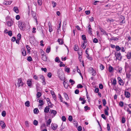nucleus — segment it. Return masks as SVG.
<instances>
[{
	"label": "nucleus",
	"instance_id": "nucleus-50",
	"mask_svg": "<svg viewBox=\"0 0 131 131\" xmlns=\"http://www.w3.org/2000/svg\"><path fill=\"white\" fill-rule=\"evenodd\" d=\"M21 35L20 34H18L17 35V39L20 40L21 38Z\"/></svg>",
	"mask_w": 131,
	"mask_h": 131
},
{
	"label": "nucleus",
	"instance_id": "nucleus-8",
	"mask_svg": "<svg viewBox=\"0 0 131 131\" xmlns=\"http://www.w3.org/2000/svg\"><path fill=\"white\" fill-rule=\"evenodd\" d=\"M32 79H28L27 82V84L28 86L31 88L32 86Z\"/></svg>",
	"mask_w": 131,
	"mask_h": 131
},
{
	"label": "nucleus",
	"instance_id": "nucleus-54",
	"mask_svg": "<svg viewBox=\"0 0 131 131\" xmlns=\"http://www.w3.org/2000/svg\"><path fill=\"white\" fill-rule=\"evenodd\" d=\"M6 112L5 111H3L2 113V115L3 117H5L6 115Z\"/></svg>",
	"mask_w": 131,
	"mask_h": 131
},
{
	"label": "nucleus",
	"instance_id": "nucleus-36",
	"mask_svg": "<svg viewBox=\"0 0 131 131\" xmlns=\"http://www.w3.org/2000/svg\"><path fill=\"white\" fill-rule=\"evenodd\" d=\"M63 84L64 87L66 88L67 89L68 87V85L67 83L65 82V81H64L63 82Z\"/></svg>",
	"mask_w": 131,
	"mask_h": 131
},
{
	"label": "nucleus",
	"instance_id": "nucleus-7",
	"mask_svg": "<svg viewBox=\"0 0 131 131\" xmlns=\"http://www.w3.org/2000/svg\"><path fill=\"white\" fill-rule=\"evenodd\" d=\"M89 71L92 73V75L93 76H95L96 74L95 71L91 67L89 68Z\"/></svg>",
	"mask_w": 131,
	"mask_h": 131
},
{
	"label": "nucleus",
	"instance_id": "nucleus-38",
	"mask_svg": "<svg viewBox=\"0 0 131 131\" xmlns=\"http://www.w3.org/2000/svg\"><path fill=\"white\" fill-rule=\"evenodd\" d=\"M22 55L24 56H25L26 55V51L24 49H23L22 50Z\"/></svg>",
	"mask_w": 131,
	"mask_h": 131
},
{
	"label": "nucleus",
	"instance_id": "nucleus-3",
	"mask_svg": "<svg viewBox=\"0 0 131 131\" xmlns=\"http://www.w3.org/2000/svg\"><path fill=\"white\" fill-rule=\"evenodd\" d=\"M115 56L116 57V60H121L122 59V56L121 53H115Z\"/></svg>",
	"mask_w": 131,
	"mask_h": 131
},
{
	"label": "nucleus",
	"instance_id": "nucleus-34",
	"mask_svg": "<svg viewBox=\"0 0 131 131\" xmlns=\"http://www.w3.org/2000/svg\"><path fill=\"white\" fill-rule=\"evenodd\" d=\"M26 48L27 49L28 53H29L30 52V48L29 47V46L28 45H27L26 46Z\"/></svg>",
	"mask_w": 131,
	"mask_h": 131
},
{
	"label": "nucleus",
	"instance_id": "nucleus-44",
	"mask_svg": "<svg viewBox=\"0 0 131 131\" xmlns=\"http://www.w3.org/2000/svg\"><path fill=\"white\" fill-rule=\"evenodd\" d=\"M102 101L103 105L104 106H105V105L106 103V101L105 99H103L102 100Z\"/></svg>",
	"mask_w": 131,
	"mask_h": 131
},
{
	"label": "nucleus",
	"instance_id": "nucleus-55",
	"mask_svg": "<svg viewBox=\"0 0 131 131\" xmlns=\"http://www.w3.org/2000/svg\"><path fill=\"white\" fill-rule=\"evenodd\" d=\"M82 38L83 40H84V41H85L86 37L85 35H82Z\"/></svg>",
	"mask_w": 131,
	"mask_h": 131
},
{
	"label": "nucleus",
	"instance_id": "nucleus-48",
	"mask_svg": "<svg viewBox=\"0 0 131 131\" xmlns=\"http://www.w3.org/2000/svg\"><path fill=\"white\" fill-rule=\"evenodd\" d=\"M58 42L60 44H62L63 43V41L61 39H58Z\"/></svg>",
	"mask_w": 131,
	"mask_h": 131
},
{
	"label": "nucleus",
	"instance_id": "nucleus-31",
	"mask_svg": "<svg viewBox=\"0 0 131 131\" xmlns=\"http://www.w3.org/2000/svg\"><path fill=\"white\" fill-rule=\"evenodd\" d=\"M126 48L125 47H121V51L122 52H124L125 51Z\"/></svg>",
	"mask_w": 131,
	"mask_h": 131
},
{
	"label": "nucleus",
	"instance_id": "nucleus-25",
	"mask_svg": "<svg viewBox=\"0 0 131 131\" xmlns=\"http://www.w3.org/2000/svg\"><path fill=\"white\" fill-rule=\"evenodd\" d=\"M63 95L66 100H68L69 98L67 94L66 93H63Z\"/></svg>",
	"mask_w": 131,
	"mask_h": 131
},
{
	"label": "nucleus",
	"instance_id": "nucleus-37",
	"mask_svg": "<svg viewBox=\"0 0 131 131\" xmlns=\"http://www.w3.org/2000/svg\"><path fill=\"white\" fill-rule=\"evenodd\" d=\"M41 95V93L40 92H38L37 94V97L39 98L40 97Z\"/></svg>",
	"mask_w": 131,
	"mask_h": 131
},
{
	"label": "nucleus",
	"instance_id": "nucleus-23",
	"mask_svg": "<svg viewBox=\"0 0 131 131\" xmlns=\"http://www.w3.org/2000/svg\"><path fill=\"white\" fill-rule=\"evenodd\" d=\"M49 110V108L48 106H46L45 108L44 112L45 113H48Z\"/></svg>",
	"mask_w": 131,
	"mask_h": 131
},
{
	"label": "nucleus",
	"instance_id": "nucleus-43",
	"mask_svg": "<svg viewBox=\"0 0 131 131\" xmlns=\"http://www.w3.org/2000/svg\"><path fill=\"white\" fill-rule=\"evenodd\" d=\"M58 96H59V98L60 99V100L61 102H63V99L62 97L61 96V95H60V94H58Z\"/></svg>",
	"mask_w": 131,
	"mask_h": 131
},
{
	"label": "nucleus",
	"instance_id": "nucleus-52",
	"mask_svg": "<svg viewBox=\"0 0 131 131\" xmlns=\"http://www.w3.org/2000/svg\"><path fill=\"white\" fill-rule=\"evenodd\" d=\"M83 87V86L81 84H78L77 86V88H81Z\"/></svg>",
	"mask_w": 131,
	"mask_h": 131
},
{
	"label": "nucleus",
	"instance_id": "nucleus-14",
	"mask_svg": "<svg viewBox=\"0 0 131 131\" xmlns=\"http://www.w3.org/2000/svg\"><path fill=\"white\" fill-rule=\"evenodd\" d=\"M86 42L87 41H84L83 42V43L82 44L81 46L83 49H84L86 48Z\"/></svg>",
	"mask_w": 131,
	"mask_h": 131
},
{
	"label": "nucleus",
	"instance_id": "nucleus-1",
	"mask_svg": "<svg viewBox=\"0 0 131 131\" xmlns=\"http://www.w3.org/2000/svg\"><path fill=\"white\" fill-rule=\"evenodd\" d=\"M18 26L19 28L21 30H24L25 27V23L21 21H19L18 22Z\"/></svg>",
	"mask_w": 131,
	"mask_h": 131
},
{
	"label": "nucleus",
	"instance_id": "nucleus-56",
	"mask_svg": "<svg viewBox=\"0 0 131 131\" xmlns=\"http://www.w3.org/2000/svg\"><path fill=\"white\" fill-rule=\"evenodd\" d=\"M65 64L63 63L62 62L60 61V67H65Z\"/></svg>",
	"mask_w": 131,
	"mask_h": 131
},
{
	"label": "nucleus",
	"instance_id": "nucleus-18",
	"mask_svg": "<svg viewBox=\"0 0 131 131\" xmlns=\"http://www.w3.org/2000/svg\"><path fill=\"white\" fill-rule=\"evenodd\" d=\"M51 122V119H49L46 122V125L47 126H49L50 125Z\"/></svg>",
	"mask_w": 131,
	"mask_h": 131
},
{
	"label": "nucleus",
	"instance_id": "nucleus-40",
	"mask_svg": "<svg viewBox=\"0 0 131 131\" xmlns=\"http://www.w3.org/2000/svg\"><path fill=\"white\" fill-rule=\"evenodd\" d=\"M34 113L35 114H37L39 112V110L38 108H35L34 110Z\"/></svg>",
	"mask_w": 131,
	"mask_h": 131
},
{
	"label": "nucleus",
	"instance_id": "nucleus-2",
	"mask_svg": "<svg viewBox=\"0 0 131 131\" xmlns=\"http://www.w3.org/2000/svg\"><path fill=\"white\" fill-rule=\"evenodd\" d=\"M17 84L18 87L22 86L24 85V83L22 82L21 79L19 78L18 79V82Z\"/></svg>",
	"mask_w": 131,
	"mask_h": 131
},
{
	"label": "nucleus",
	"instance_id": "nucleus-22",
	"mask_svg": "<svg viewBox=\"0 0 131 131\" xmlns=\"http://www.w3.org/2000/svg\"><path fill=\"white\" fill-rule=\"evenodd\" d=\"M124 109L128 112V114H131V111L128 107H127L126 109V107H125Z\"/></svg>",
	"mask_w": 131,
	"mask_h": 131
},
{
	"label": "nucleus",
	"instance_id": "nucleus-32",
	"mask_svg": "<svg viewBox=\"0 0 131 131\" xmlns=\"http://www.w3.org/2000/svg\"><path fill=\"white\" fill-rule=\"evenodd\" d=\"M55 62L59 63L60 62V60L59 59V58L58 57H56L55 59Z\"/></svg>",
	"mask_w": 131,
	"mask_h": 131
},
{
	"label": "nucleus",
	"instance_id": "nucleus-57",
	"mask_svg": "<svg viewBox=\"0 0 131 131\" xmlns=\"http://www.w3.org/2000/svg\"><path fill=\"white\" fill-rule=\"evenodd\" d=\"M100 67V69L102 70H103L104 69V67L102 64H101Z\"/></svg>",
	"mask_w": 131,
	"mask_h": 131
},
{
	"label": "nucleus",
	"instance_id": "nucleus-46",
	"mask_svg": "<svg viewBox=\"0 0 131 131\" xmlns=\"http://www.w3.org/2000/svg\"><path fill=\"white\" fill-rule=\"evenodd\" d=\"M38 124V122L37 120H35L34 121L33 124L34 125L37 126V125Z\"/></svg>",
	"mask_w": 131,
	"mask_h": 131
},
{
	"label": "nucleus",
	"instance_id": "nucleus-62",
	"mask_svg": "<svg viewBox=\"0 0 131 131\" xmlns=\"http://www.w3.org/2000/svg\"><path fill=\"white\" fill-rule=\"evenodd\" d=\"M73 119V118L72 116H69L68 117V120L70 121H71Z\"/></svg>",
	"mask_w": 131,
	"mask_h": 131
},
{
	"label": "nucleus",
	"instance_id": "nucleus-11",
	"mask_svg": "<svg viewBox=\"0 0 131 131\" xmlns=\"http://www.w3.org/2000/svg\"><path fill=\"white\" fill-rule=\"evenodd\" d=\"M0 125L1 126L2 128V129H4L5 128L6 126V125L4 121H0Z\"/></svg>",
	"mask_w": 131,
	"mask_h": 131
},
{
	"label": "nucleus",
	"instance_id": "nucleus-61",
	"mask_svg": "<svg viewBox=\"0 0 131 131\" xmlns=\"http://www.w3.org/2000/svg\"><path fill=\"white\" fill-rule=\"evenodd\" d=\"M33 78L35 80H37L38 79V77L36 75H34L33 76Z\"/></svg>",
	"mask_w": 131,
	"mask_h": 131
},
{
	"label": "nucleus",
	"instance_id": "nucleus-45",
	"mask_svg": "<svg viewBox=\"0 0 131 131\" xmlns=\"http://www.w3.org/2000/svg\"><path fill=\"white\" fill-rule=\"evenodd\" d=\"M37 2L38 4L39 5H41L42 3V0H38Z\"/></svg>",
	"mask_w": 131,
	"mask_h": 131
},
{
	"label": "nucleus",
	"instance_id": "nucleus-24",
	"mask_svg": "<svg viewBox=\"0 0 131 131\" xmlns=\"http://www.w3.org/2000/svg\"><path fill=\"white\" fill-rule=\"evenodd\" d=\"M114 70V68L113 67L110 66L108 68V71L110 72H111Z\"/></svg>",
	"mask_w": 131,
	"mask_h": 131
},
{
	"label": "nucleus",
	"instance_id": "nucleus-63",
	"mask_svg": "<svg viewBox=\"0 0 131 131\" xmlns=\"http://www.w3.org/2000/svg\"><path fill=\"white\" fill-rule=\"evenodd\" d=\"M85 110L86 111L87 110H90V107H88V106H85L84 107Z\"/></svg>",
	"mask_w": 131,
	"mask_h": 131
},
{
	"label": "nucleus",
	"instance_id": "nucleus-42",
	"mask_svg": "<svg viewBox=\"0 0 131 131\" xmlns=\"http://www.w3.org/2000/svg\"><path fill=\"white\" fill-rule=\"evenodd\" d=\"M69 82L71 83V85H73L75 83V82L73 80L70 79L69 80Z\"/></svg>",
	"mask_w": 131,
	"mask_h": 131
},
{
	"label": "nucleus",
	"instance_id": "nucleus-60",
	"mask_svg": "<svg viewBox=\"0 0 131 131\" xmlns=\"http://www.w3.org/2000/svg\"><path fill=\"white\" fill-rule=\"evenodd\" d=\"M52 4L53 7V8L55 7L56 6V5H57L56 3V2H55L53 1H52Z\"/></svg>",
	"mask_w": 131,
	"mask_h": 131
},
{
	"label": "nucleus",
	"instance_id": "nucleus-47",
	"mask_svg": "<svg viewBox=\"0 0 131 131\" xmlns=\"http://www.w3.org/2000/svg\"><path fill=\"white\" fill-rule=\"evenodd\" d=\"M51 114H53V115H55L57 114V112L56 111L54 110H52L51 111Z\"/></svg>",
	"mask_w": 131,
	"mask_h": 131
},
{
	"label": "nucleus",
	"instance_id": "nucleus-49",
	"mask_svg": "<svg viewBox=\"0 0 131 131\" xmlns=\"http://www.w3.org/2000/svg\"><path fill=\"white\" fill-rule=\"evenodd\" d=\"M122 69L121 67L119 68L118 69V71L119 73H121L122 72Z\"/></svg>",
	"mask_w": 131,
	"mask_h": 131
},
{
	"label": "nucleus",
	"instance_id": "nucleus-28",
	"mask_svg": "<svg viewBox=\"0 0 131 131\" xmlns=\"http://www.w3.org/2000/svg\"><path fill=\"white\" fill-rule=\"evenodd\" d=\"M79 48L78 46L77 45H75L74 46V49L75 51H78L79 50Z\"/></svg>",
	"mask_w": 131,
	"mask_h": 131
},
{
	"label": "nucleus",
	"instance_id": "nucleus-39",
	"mask_svg": "<svg viewBox=\"0 0 131 131\" xmlns=\"http://www.w3.org/2000/svg\"><path fill=\"white\" fill-rule=\"evenodd\" d=\"M39 103L40 104V105L41 106L44 104L43 101L42 100H40L39 101Z\"/></svg>",
	"mask_w": 131,
	"mask_h": 131
},
{
	"label": "nucleus",
	"instance_id": "nucleus-9",
	"mask_svg": "<svg viewBox=\"0 0 131 131\" xmlns=\"http://www.w3.org/2000/svg\"><path fill=\"white\" fill-rule=\"evenodd\" d=\"M31 13L32 15V16L33 17V18H34V19L35 20V21L36 22V23L37 25L38 24V23L37 22V18L36 17V14L34 12L32 11L31 12Z\"/></svg>",
	"mask_w": 131,
	"mask_h": 131
},
{
	"label": "nucleus",
	"instance_id": "nucleus-19",
	"mask_svg": "<svg viewBox=\"0 0 131 131\" xmlns=\"http://www.w3.org/2000/svg\"><path fill=\"white\" fill-rule=\"evenodd\" d=\"M130 93L128 92H125V97L127 98H129L130 96Z\"/></svg>",
	"mask_w": 131,
	"mask_h": 131
},
{
	"label": "nucleus",
	"instance_id": "nucleus-59",
	"mask_svg": "<svg viewBox=\"0 0 131 131\" xmlns=\"http://www.w3.org/2000/svg\"><path fill=\"white\" fill-rule=\"evenodd\" d=\"M12 32L11 31H9L7 32L8 35L10 36H12Z\"/></svg>",
	"mask_w": 131,
	"mask_h": 131
},
{
	"label": "nucleus",
	"instance_id": "nucleus-16",
	"mask_svg": "<svg viewBox=\"0 0 131 131\" xmlns=\"http://www.w3.org/2000/svg\"><path fill=\"white\" fill-rule=\"evenodd\" d=\"M48 25L49 26V31L50 32H51L53 30L52 29V26L51 24L50 23H49Z\"/></svg>",
	"mask_w": 131,
	"mask_h": 131
},
{
	"label": "nucleus",
	"instance_id": "nucleus-26",
	"mask_svg": "<svg viewBox=\"0 0 131 131\" xmlns=\"http://www.w3.org/2000/svg\"><path fill=\"white\" fill-rule=\"evenodd\" d=\"M78 54L79 56V59H80L81 58V57H80V56H81L82 54V51H80V50L78 51Z\"/></svg>",
	"mask_w": 131,
	"mask_h": 131
},
{
	"label": "nucleus",
	"instance_id": "nucleus-10",
	"mask_svg": "<svg viewBox=\"0 0 131 131\" xmlns=\"http://www.w3.org/2000/svg\"><path fill=\"white\" fill-rule=\"evenodd\" d=\"M88 33L90 35H92V29L91 28V26L90 25H89L88 26Z\"/></svg>",
	"mask_w": 131,
	"mask_h": 131
},
{
	"label": "nucleus",
	"instance_id": "nucleus-6",
	"mask_svg": "<svg viewBox=\"0 0 131 131\" xmlns=\"http://www.w3.org/2000/svg\"><path fill=\"white\" fill-rule=\"evenodd\" d=\"M41 53L42 54V59L44 61H47V59L45 55H44V52L43 50H42L41 49Z\"/></svg>",
	"mask_w": 131,
	"mask_h": 131
},
{
	"label": "nucleus",
	"instance_id": "nucleus-41",
	"mask_svg": "<svg viewBox=\"0 0 131 131\" xmlns=\"http://www.w3.org/2000/svg\"><path fill=\"white\" fill-rule=\"evenodd\" d=\"M51 48L50 47H48L46 49V52L47 53H49L50 51Z\"/></svg>",
	"mask_w": 131,
	"mask_h": 131
},
{
	"label": "nucleus",
	"instance_id": "nucleus-53",
	"mask_svg": "<svg viewBox=\"0 0 131 131\" xmlns=\"http://www.w3.org/2000/svg\"><path fill=\"white\" fill-rule=\"evenodd\" d=\"M119 105L121 107H123L124 105V103L123 102L121 101L119 103Z\"/></svg>",
	"mask_w": 131,
	"mask_h": 131
},
{
	"label": "nucleus",
	"instance_id": "nucleus-27",
	"mask_svg": "<svg viewBox=\"0 0 131 131\" xmlns=\"http://www.w3.org/2000/svg\"><path fill=\"white\" fill-rule=\"evenodd\" d=\"M65 70L68 73H69L70 72V69L69 68H68L66 66L65 67Z\"/></svg>",
	"mask_w": 131,
	"mask_h": 131
},
{
	"label": "nucleus",
	"instance_id": "nucleus-12",
	"mask_svg": "<svg viewBox=\"0 0 131 131\" xmlns=\"http://www.w3.org/2000/svg\"><path fill=\"white\" fill-rule=\"evenodd\" d=\"M51 127L54 130H56L57 127L56 124H51Z\"/></svg>",
	"mask_w": 131,
	"mask_h": 131
},
{
	"label": "nucleus",
	"instance_id": "nucleus-5",
	"mask_svg": "<svg viewBox=\"0 0 131 131\" xmlns=\"http://www.w3.org/2000/svg\"><path fill=\"white\" fill-rule=\"evenodd\" d=\"M6 23L8 26L11 27L13 25L14 21L12 19H11L10 20L7 21L6 22Z\"/></svg>",
	"mask_w": 131,
	"mask_h": 131
},
{
	"label": "nucleus",
	"instance_id": "nucleus-17",
	"mask_svg": "<svg viewBox=\"0 0 131 131\" xmlns=\"http://www.w3.org/2000/svg\"><path fill=\"white\" fill-rule=\"evenodd\" d=\"M126 56L128 59H130L131 58V52H128Z\"/></svg>",
	"mask_w": 131,
	"mask_h": 131
},
{
	"label": "nucleus",
	"instance_id": "nucleus-29",
	"mask_svg": "<svg viewBox=\"0 0 131 131\" xmlns=\"http://www.w3.org/2000/svg\"><path fill=\"white\" fill-rule=\"evenodd\" d=\"M25 105L26 106L28 107L30 106V102L29 101H26L25 103Z\"/></svg>",
	"mask_w": 131,
	"mask_h": 131
},
{
	"label": "nucleus",
	"instance_id": "nucleus-30",
	"mask_svg": "<svg viewBox=\"0 0 131 131\" xmlns=\"http://www.w3.org/2000/svg\"><path fill=\"white\" fill-rule=\"evenodd\" d=\"M126 121V120L125 118L124 117H122L121 121L122 123L123 124H124L125 123Z\"/></svg>",
	"mask_w": 131,
	"mask_h": 131
},
{
	"label": "nucleus",
	"instance_id": "nucleus-21",
	"mask_svg": "<svg viewBox=\"0 0 131 131\" xmlns=\"http://www.w3.org/2000/svg\"><path fill=\"white\" fill-rule=\"evenodd\" d=\"M13 10L14 12L17 13H18L19 12V10L18 8L17 7H14L13 8Z\"/></svg>",
	"mask_w": 131,
	"mask_h": 131
},
{
	"label": "nucleus",
	"instance_id": "nucleus-33",
	"mask_svg": "<svg viewBox=\"0 0 131 131\" xmlns=\"http://www.w3.org/2000/svg\"><path fill=\"white\" fill-rule=\"evenodd\" d=\"M129 67V66L128 65V64L126 63L125 62V70H126Z\"/></svg>",
	"mask_w": 131,
	"mask_h": 131
},
{
	"label": "nucleus",
	"instance_id": "nucleus-4",
	"mask_svg": "<svg viewBox=\"0 0 131 131\" xmlns=\"http://www.w3.org/2000/svg\"><path fill=\"white\" fill-rule=\"evenodd\" d=\"M117 80L119 84L120 85L123 86L124 84V82L120 77H117Z\"/></svg>",
	"mask_w": 131,
	"mask_h": 131
},
{
	"label": "nucleus",
	"instance_id": "nucleus-15",
	"mask_svg": "<svg viewBox=\"0 0 131 131\" xmlns=\"http://www.w3.org/2000/svg\"><path fill=\"white\" fill-rule=\"evenodd\" d=\"M106 108L104 110V113L106 115L108 116V111L109 110V108L107 106H106Z\"/></svg>",
	"mask_w": 131,
	"mask_h": 131
},
{
	"label": "nucleus",
	"instance_id": "nucleus-35",
	"mask_svg": "<svg viewBox=\"0 0 131 131\" xmlns=\"http://www.w3.org/2000/svg\"><path fill=\"white\" fill-rule=\"evenodd\" d=\"M115 49L116 51H118L121 49V47H120L118 46L117 45L115 47Z\"/></svg>",
	"mask_w": 131,
	"mask_h": 131
},
{
	"label": "nucleus",
	"instance_id": "nucleus-64",
	"mask_svg": "<svg viewBox=\"0 0 131 131\" xmlns=\"http://www.w3.org/2000/svg\"><path fill=\"white\" fill-rule=\"evenodd\" d=\"M89 54H88V55H87V56H86V57L90 60H92V57H89Z\"/></svg>",
	"mask_w": 131,
	"mask_h": 131
},
{
	"label": "nucleus",
	"instance_id": "nucleus-58",
	"mask_svg": "<svg viewBox=\"0 0 131 131\" xmlns=\"http://www.w3.org/2000/svg\"><path fill=\"white\" fill-rule=\"evenodd\" d=\"M38 77L42 79V80L45 78L42 75H39Z\"/></svg>",
	"mask_w": 131,
	"mask_h": 131
},
{
	"label": "nucleus",
	"instance_id": "nucleus-51",
	"mask_svg": "<svg viewBox=\"0 0 131 131\" xmlns=\"http://www.w3.org/2000/svg\"><path fill=\"white\" fill-rule=\"evenodd\" d=\"M27 60L29 62L31 61H32V59L31 57L29 56L27 58Z\"/></svg>",
	"mask_w": 131,
	"mask_h": 131
},
{
	"label": "nucleus",
	"instance_id": "nucleus-13",
	"mask_svg": "<svg viewBox=\"0 0 131 131\" xmlns=\"http://www.w3.org/2000/svg\"><path fill=\"white\" fill-rule=\"evenodd\" d=\"M12 2L10 1H5L3 3V4L6 5H10L12 3Z\"/></svg>",
	"mask_w": 131,
	"mask_h": 131
},
{
	"label": "nucleus",
	"instance_id": "nucleus-20",
	"mask_svg": "<svg viewBox=\"0 0 131 131\" xmlns=\"http://www.w3.org/2000/svg\"><path fill=\"white\" fill-rule=\"evenodd\" d=\"M116 80L115 79H114L111 82L112 84L114 86H115L116 84Z\"/></svg>",
	"mask_w": 131,
	"mask_h": 131
}]
</instances>
